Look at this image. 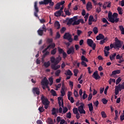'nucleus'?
<instances>
[{
	"label": "nucleus",
	"instance_id": "nucleus-1",
	"mask_svg": "<svg viewBox=\"0 0 124 124\" xmlns=\"http://www.w3.org/2000/svg\"><path fill=\"white\" fill-rule=\"evenodd\" d=\"M118 17V14L114 13L112 15V13L109 12L108 14V18L109 22L111 23H118L119 22V18Z\"/></svg>",
	"mask_w": 124,
	"mask_h": 124
},
{
	"label": "nucleus",
	"instance_id": "nucleus-2",
	"mask_svg": "<svg viewBox=\"0 0 124 124\" xmlns=\"http://www.w3.org/2000/svg\"><path fill=\"white\" fill-rule=\"evenodd\" d=\"M115 43L114 44V47L116 50H119L120 48H122V46H123V41H121L119 40L118 38L116 37L115 38Z\"/></svg>",
	"mask_w": 124,
	"mask_h": 124
},
{
	"label": "nucleus",
	"instance_id": "nucleus-3",
	"mask_svg": "<svg viewBox=\"0 0 124 124\" xmlns=\"http://www.w3.org/2000/svg\"><path fill=\"white\" fill-rule=\"evenodd\" d=\"M63 39L68 40L70 43L73 42L74 40L73 38H72V35L69 32L65 33L63 35Z\"/></svg>",
	"mask_w": 124,
	"mask_h": 124
},
{
	"label": "nucleus",
	"instance_id": "nucleus-4",
	"mask_svg": "<svg viewBox=\"0 0 124 124\" xmlns=\"http://www.w3.org/2000/svg\"><path fill=\"white\" fill-rule=\"evenodd\" d=\"M87 43L90 47H92L93 50H95L96 45H95V43H93V41L92 39H88Z\"/></svg>",
	"mask_w": 124,
	"mask_h": 124
},
{
	"label": "nucleus",
	"instance_id": "nucleus-5",
	"mask_svg": "<svg viewBox=\"0 0 124 124\" xmlns=\"http://www.w3.org/2000/svg\"><path fill=\"white\" fill-rule=\"evenodd\" d=\"M41 99L43 105H49L50 104V102L48 100V99L46 97L44 96V95H42L41 96Z\"/></svg>",
	"mask_w": 124,
	"mask_h": 124
},
{
	"label": "nucleus",
	"instance_id": "nucleus-6",
	"mask_svg": "<svg viewBox=\"0 0 124 124\" xmlns=\"http://www.w3.org/2000/svg\"><path fill=\"white\" fill-rule=\"evenodd\" d=\"M41 85L43 86H45L48 88V85H49V81L47 79V78L45 77L41 81Z\"/></svg>",
	"mask_w": 124,
	"mask_h": 124
},
{
	"label": "nucleus",
	"instance_id": "nucleus-7",
	"mask_svg": "<svg viewBox=\"0 0 124 124\" xmlns=\"http://www.w3.org/2000/svg\"><path fill=\"white\" fill-rule=\"evenodd\" d=\"M74 53H75V48L73 46H71L67 50V55H73Z\"/></svg>",
	"mask_w": 124,
	"mask_h": 124
},
{
	"label": "nucleus",
	"instance_id": "nucleus-8",
	"mask_svg": "<svg viewBox=\"0 0 124 124\" xmlns=\"http://www.w3.org/2000/svg\"><path fill=\"white\" fill-rule=\"evenodd\" d=\"M32 92L33 94H37V95H39V94H40V90H39V88L37 87L33 88Z\"/></svg>",
	"mask_w": 124,
	"mask_h": 124
},
{
	"label": "nucleus",
	"instance_id": "nucleus-9",
	"mask_svg": "<svg viewBox=\"0 0 124 124\" xmlns=\"http://www.w3.org/2000/svg\"><path fill=\"white\" fill-rule=\"evenodd\" d=\"M80 23L84 24L85 22H84V20L83 19H79L78 20H75L74 21V22L72 23V26L78 25L80 24Z\"/></svg>",
	"mask_w": 124,
	"mask_h": 124
},
{
	"label": "nucleus",
	"instance_id": "nucleus-10",
	"mask_svg": "<svg viewBox=\"0 0 124 124\" xmlns=\"http://www.w3.org/2000/svg\"><path fill=\"white\" fill-rule=\"evenodd\" d=\"M55 47H56V44L55 43H52V44L47 46L46 48L45 49H44L42 51V53L43 54H44V53H45V52H46V51H47V50H48V49H49V48H52V49H54V48H55Z\"/></svg>",
	"mask_w": 124,
	"mask_h": 124
},
{
	"label": "nucleus",
	"instance_id": "nucleus-11",
	"mask_svg": "<svg viewBox=\"0 0 124 124\" xmlns=\"http://www.w3.org/2000/svg\"><path fill=\"white\" fill-rule=\"evenodd\" d=\"M92 77L95 79V80H98L100 79V76L98 75V72L97 71H95L92 75Z\"/></svg>",
	"mask_w": 124,
	"mask_h": 124
},
{
	"label": "nucleus",
	"instance_id": "nucleus-12",
	"mask_svg": "<svg viewBox=\"0 0 124 124\" xmlns=\"http://www.w3.org/2000/svg\"><path fill=\"white\" fill-rule=\"evenodd\" d=\"M78 110L80 114H86V111L84 109V105H80L78 107Z\"/></svg>",
	"mask_w": 124,
	"mask_h": 124
},
{
	"label": "nucleus",
	"instance_id": "nucleus-13",
	"mask_svg": "<svg viewBox=\"0 0 124 124\" xmlns=\"http://www.w3.org/2000/svg\"><path fill=\"white\" fill-rule=\"evenodd\" d=\"M58 64H56V63H54V64H51V68L52 69H53V70H57V69H59L61 67V65H57Z\"/></svg>",
	"mask_w": 124,
	"mask_h": 124
},
{
	"label": "nucleus",
	"instance_id": "nucleus-14",
	"mask_svg": "<svg viewBox=\"0 0 124 124\" xmlns=\"http://www.w3.org/2000/svg\"><path fill=\"white\" fill-rule=\"evenodd\" d=\"M86 8L88 11H90L91 9L93 8V5L92 4V2L89 1L86 4Z\"/></svg>",
	"mask_w": 124,
	"mask_h": 124
},
{
	"label": "nucleus",
	"instance_id": "nucleus-15",
	"mask_svg": "<svg viewBox=\"0 0 124 124\" xmlns=\"http://www.w3.org/2000/svg\"><path fill=\"white\" fill-rule=\"evenodd\" d=\"M44 1H41L39 2V4L40 5L45 4V5H47V4H49V2L51 0H43Z\"/></svg>",
	"mask_w": 124,
	"mask_h": 124
},
{
	"label": "nucleus",
	"instance_id": "nucleus-16",
	"mask_svg": "<svg viewBox=\"0 0 124 124\" xmlns=\"http://www.w3.org/2000/svg\"><path fill=\"white\" fill-rule=\"evenodd\" d=\"M96 40H102V39H104V35L103 34L100 33L98 36L96 37Z\"/></svg>",
	"mask_w": 124,
	"mask_h": 124
},
{
	"label": "nucleus",
	"instance_id": "nucleus-17",
	"mask_svg": "<svg viewBox=\"0 0 124 124\" xmlns=\"http://www.w3.org/2000/svg\"><path fill=\"white\" fill-rule=\"evenodd\" d=\"M54 26L56 28L57 30H60V29H61V24H60V22L58 21L55 22Z\"/></svg>",
	"mask_w": 124,
	"mask_h": 124
},
{
	"label": "nucleus",
	"instance_id": "nucleus-18",
	"mask_svg": "<svg viewBox=\"0 0 124 124\" xmlns=\"http://www.w3.org/2000/svg\"><path fill=\"white\" fill-rule=\"evenodd\" d=\"M61 61H62V57L59 56L58 57H57L55 59V64H59Z\"/></svg>",
	"mask_w": 124,
	"mask_h": 124
},
{
	"label": "nucleus",
	"instance_id": "nucleus-19",
	"mask_svg": "<svg viewBox=\"0 0 124 124\" xmlns=\"http://www.w3.org/2000/svg\"><path fill=\"white\" fill-rule=\"evenodd\" d=\"M62 11L59 10V11H56L54 13V15H55V16H56V17H60V16H62Z\"/></svg>",
	"mask_w": 124,
	"mask_h": 124
},
{
	"label": "nucleus",
	"instance_id": "nucleus-20",
	"mask_svg": "<svg viewBox=\"0 0 124 124\" xmlns=\"http://www.w3.org/2000/svg\"><path fill=\"white\" fill-rule=\"evenodd\" d=\"M120 73H121L120 70H116L112 72V74L110 75V76L116 75V74H120Z\"/></svg>",
	"mask_w": 124,
	"mask_h": 124
},
{
	"label": "nucleus",
	"instance_id": "nucleus-21",
	"mask_svg": "<svg viewBox=\"0 0 124 124\" xmlns=\"http://www.w3.org/2000/svg\"><path fill=\"white\" fill-rule=\"evenodd\" d=\"M116 56H117L116 53H114L113 54H111L109 56V59L110 61H113V60H115V58H116Z\"/></svg>",
	"mask_w": 124,
	"mask_h": 124
},
{
	"label": "nucleus",
	"instance_id": "nucleus-22",
	"mask_svg": "<svg viewBox=\"0 0 124 124\" xmlns=\"http://www.w3.org/2000/svg\"><path fill=\"white\" fill-rule=\"evenodd\" d=\"M89 108V111L92 113L93 111V103H90L88 105Z\"/></svg>",
	"mask_w": 124,
	"mask_h": 124
},
{
	"label": "nucleus",
	"instance_id": "nucleus-23",
	"mask_svg": "<svg viewBox=\"0 0 124 124\" xmlns=\"http://www.w3.org/2000/svg\"><path fill=\"white\" fill-rule=\"evenodd\" d=\"M65 75H66V76H72L73 74H72V72L70 70H68L66 72L64 73Z\"/></svg>",
	"mask_w": 124,
	"mask_h": 124
},
{
	"label": "nucleus",
	"instance_id": "nucleus-24",
	"mask_svg": "<svg viewBox=\"0 0 124 124\" xmlns=\"http://www.w3.org/2000/svg\"><path fill=\"white\" fill-rule=\"evenodd\" d=\"M43 31H44V30L40 28L37 31L38 34L40 35V36H42L43 35Z\"/></svg>",
	"mask_w": 124,
	"mask_h": 124
},
{
	"label": "nucleus",
	"instance_id": "nucleus-25",
	"mask_svg": "<svg viewBox=\"0 0 124 124\" xmlns=\"http://www.w3.org/2000/svg\"><path fill=\"white\" fill-rule=\"evenodd\" d=\"M34 9H35V12H39L38 7H37V2L36 1L34 2Z\"/></svg>",
	"mask_w": 124,
	"mask_h": 124
},
{
	"label": "nucleus",
	"instance_id": "nucleus-26",
	"mask_svg": "<svg viewBox=\"0 0 124 124\" xmlns=\"http://www.w3.org/2000/svg\"><path fill=\"white\" fill-rule=\"evenodd\" d=\"M58 110L56 109V108H53L52 110V115H57V112H58Z\"/></svg>",
	"mask_w": 124,
	"mask_h": 124
},
{
	"label": "nucleus",
	"instance_id": "nucleus-27",
	"mask_svg": "<svg viewBox=\"0 0 124 124\" xmlns=\"http://www.w3.org/2000/svg\"><path fill=\"white\" fill-rule=\"evenodd\" d=\"M51 63H50L49 62H45L44 63V65L45 66V67H46V68H48V66H49L50 65Z\"/></svg>",
	"mask_w": 124,
	"mask_h": 124
},
{
	"label": "nucleus",
	"instance_id": "nucleus-28",
	"mask_svg": "<svg viewBox=\"0 0 124 124\" xmlns=\"http://www.w3.org/2000/svg\"><path fill=\"white\" fill-rule=\"evenodd\" d=\"M38 110H39L40 113H43L45 111V109H44V107H43V106L40 107L38 108Z\"/></svg>",
	"mask_w": 124,
	"mask_h": 124
},
{
	"label": "nucleus",
	"instance_id": "nucleus-29",
	"mask_svg": "<svg viewBox=\"0 0 124 124\" xmlns=\"http://www.w3.org/2000/svg\"><path fill=\"white\" fill-rule=\"evenodd\" d=\"M120 30L121 31V34H124V28L122 25L119 26Z\"/></svg>",
	"mask_w": 124,
	"mask_h": 124
},
{
	"label": "nucleus",
	"instance_id": "nucleus-30",
	"mask_svg": "<svg viewBox=\"0 0 124 124\" xmlns=\"http://www.w3.org/2000/svg\"><path fill=\"white\" fill-rule=\"evenodd\" d=\"M50 93H51V94L53 95V96H57V93H56V91L55 90H54L53 89H52L50 91Z\"/></svg>",
	"mask_w": 124,
	"mask_h": 124
},
{
	"label": "nucleus",
	"instance_id": "nucleus-31",
	"mask_svg": "<svg viewBox=\"0 0 124 124\" xmlns=\"http://www.w3.org/2000/svg\"><path fill=\"white\" fill-rule=\"evenodd\" d=\"M81 60L82 61V62H89V60H88V59L86 58V57H85L84 55H82L81 56Z\"/></svg>",
	"mask_w": 124,
	"mask_h": 124
},
{
	"label": "nucleus",
	"instance_id": "nucleus-32",
	"mask_svg": "<svg viewBox=\"0 0 124 124\" xmlns=\"http://www.w3.org/2000/svg\"><path fill=\"white\" fill-rule=\"evenodd\" d=\"M88 97V94H87V92L85 91H83V94L82 95V98L83 99H85V98H87Z\"/></svg>",
	"mask_w": 124,
	"mask_h": 124
},
{
	"label": "nucleus",
	"instance_id": "nucleus-33",
	"mask_svg": "<svg viewBox=\"0 0 124 124\" xmlns=\"http://www.w3.org/2000/svg\"><path fill=\"white\" fill-rule=\"evenodd\" d=\"M58 49V51L59 53V54H62L63 52H64V50H63V49H62V48H61V47H60V46L58 47L57 48Z\"/></svg>",
	"mask_w": 124,
	"mask_h": 124
},
{
	"label": "nucleus",
	"instance_id": "nucleus-34",
	"mask_svg": "<svg viewBox=\"0 0 124 124\" xmlns=\"http://www.w3.org/2000/svg\"><path fill=\"white\" fill-rule=\"evenodd\" d=\"M93 31L95 34H96L98 32V29L97 27H94L93 29Z\"/></svg>",
	"mask_w": 124,
	"mask_h": 124
},
{
	"label": "nucleus",
	"instance_id": "nucleus-35",
	"mask_svg": "<svg viewBox=\"0 0 124 124\" xmlns=\"http://www.w3.org/2000/svg\"><path fill=\"white\" fill-rule=\"evenodd\" d=\"M123 10V9L120 7H118L117 8V11L119 13V14H120V15H122V14H123V12H122Z\"/></svg>",
	"mask_w": 124,
	"mask_h": 124
},
{
	"label": "nucleus",
	"instance_id": "nucleus-36",
	"mask_svg": "<svg viewBox=\"0 0 124 124\" xmlns=\"http://www.w3.org/2000/svg\"><path fill=\"white\" fill-rule=\"evenodd\" d=\"M57 53V48H54L53 50L51 51V55H56Z\"/></svg>",
	"mask_w": 124,
	"mask_h": 124
},
{
	"label": "nucleus",
	"instance_id": "nucleus-37",
	"mask_svg": "<svg viewBox=\"0 0 124 124\" xmlns=\"http://www.w3.org/2000/svg\"><path fill=\"white\" fill-rule=\"evenodd\" d=\"M116 60H122V59H124V57L123 55L118 54L117 55H116Z\"/></svg>",
	"mask_w": 124,
	"mask_h": 124
},
{
	"label": "nucleus",
	"instance_id": "nucleus-38",
	"mask_svg": "<svg viewBox=\"0 0 124 124\" xmlns=\"http://www.w3.org/2000/svg\"><path fill=\"white\" fill-rule=\"evenodd\" d=\"M78 110L77 108H75L73 109V112L74 114H75V115L76 114H78Z\"/></svg>",
	"mask_w": 124,
	"mask_h": 124
},
{
	"label": "nucleus",
	"instance_id": "nucleus-39",
	"mask_svg": "<svg viewBox=\"0 0 124 124\" xmlns=\"http://www.w3.org/2000/svg\"><path fill=\"white\" fill-rule=\"evenodd\" d=\"M117 88H119L120 89H122L123 90H124V82L121 85V84H119L117 86Z\"/></svg>",
	"mask_w": 124,
	"mask_h": 124
},
{
	"label": "nucleus",
	"instance_id": "nucleus-40",
	"mask_svg": "<svg viewBox=\"0 0 124 124\" xmlns=\"http://www.w3.org/2000/svg\"><path fill=\"white\" fill-rule=\"evenodd\" d=\"M101 115L102 116V118H107V115H106V113H105V111H102L101 112Z\"/></svg>",
	"mask_w": 124,
	"mask_h": 124
},
{
	"label": "nucleus",
	"instance_id": "nucleus-41",
	"mask_svg": "<svg viewBox=\"0 0 124 124\" xmlns=\"http://www.w3.org/2000/svg\"><path fill=\"white\" fill-rule=\"evenodd\" d=\"M122 78H121V77L118 78V79H116V85H118V84H120Z\"/></svg>",
	"mask_w": 124,
	"mask_h": 124
},
{
	"label": "nucleus",
	"instance_id": "nucleus-42",
	"mask_svg": "<svg viewBox=\"0 0 124 124\" xmlns=\"http://www.w3.org/2000/svg\"><path fill=\"white\" fill-rule=\"evenodd\" d=\"M50 62H51V63H55V62H56V58H55V57H51L50 58Z\"/></svg>",
	"mask_w": 124,
	"mask_h": 124
},
{
	"label": "nucleus",
	"instance_id": "nucleus-43",
	"mask_svg": "<svg viewBox=\"0 0 124 124\" xmlns=\"http://www.w3.org/2000/svg\"><path fill=\"white\" fill-rule=\"evenodd\" d=\"M73 19L72 18H70L67 23V25H72V23H73Z\"/></svg>",
	"mask_w": 124,
	"mask_h": 124
},
{
	"label": "nucleus",
	"instance_id": "nucleus-44",
	"mask_svg": "<svg viewBox=\"0 0 124 124\" xmlns=\"http://www.w3.org/2000/svg\"><path fill=\"white\" fill-rule=\"evenodd\" d=\"M119 89H120V88H118V86H115V95L119 94Z\"/></svg>",
	"mask_w": 124,
	"mask_h": 124
},
{
	"label": "nucleus",
	"instance_id": "nucleus-45",
	"mask_svg": "<svg viewBox=\"0 0 124 124\" xmlns=\"http://www.w3.org/2000/svg\"><path fill=\"white\" fill-rule=\"evenodd\" d=\"M115 116L114 117V120L115 121H117V120H118V113H119V112L117 110H115Z\"/></svg>",
	"mask_w": 124,
	"mask_h": 124
},
{
	"label": "nucleus",
	"instance_id": "nucleus-46",
	"mask_svg": "<svg viewBox=\"0 0 124 124\" xmlns=\"http://www.w3.org/2000/svg\"><path fill=\"white\" fill-rule=\"evenodd\" d=\"M112 82H113V83H116V79H113V78H110L108 81V83H109V85H111Z\"/></svg>",
	"mask_w": 124,
	"mask_h": 124
},
{
	"label": "nucleus",
	"instance_id": "nucleus-47",
	"mask_svg": "<svg viewBox=\"0 0 124 124\" xmlns=\"http://www.w3.org/2000/svg\"><path fill=\"white\" fill-rule=\"evenodd\" d=\"M46 53H44L43 55V58H44L46 57V56H48V55H50V52L48 51H45Z\"/></svg>",
	"mask_w": 124,
	"mask_h": 124
},
{
	"label": "nucleus",
	"instance_id": "nucleus-48",
	"mask_svg": "<svg viewBox=\"0 0 124 124\" xmlns=\"http://www.w3.org/2000/svg\"><path fill=\"white\" fill-rule=\"evenodd\" d=\"M77 35L78 36H80L82 33H83V31H82L81 30H78L77 31Z\"/></svg>",
	"mask_w": 124,
	"mask_h": 124
},
{
	"label": "nucleus",
	"instance_id": "nucleus-49",
	"mask_svg": "<svg viewBox=\"0 0 124 124\" xmlns=\"http://www.w3.org/2000/svg\"><path fill=\"white\" fill-rule=\"evenodd\" d=\"M78 72H79V71L78 70V69H75V70H74V73L75 76L77 77V76L78 75Z\"/></svg>",
	"mask_w": 124,
	"mask_h": 124
},
{
	"label": "nucleus",
	"instance_id": "nucleus-50",
	"mask_svg": "<svg viewBox=\"0 0 124 124\" xmlns=\"http://www.w3.org/2000/svg\"><path fill=\"white\" fill-rule=\"evenodd\" d=\"M49 81L50 82L49 86H52L53 85V83L54 82L53 80V78H49Z\"/></svg>",
	"mask_w": 124,
	"mask_h": 124
},
{
	"label": "nucleus",
	"instance_id": "nucleus-51",
	"mask_svg": "<svg viewBox=\"0 0 124 124\" xmlns=\"http://www.w3.org/2000/svg\"><path fill=\"white\" fill-rule=\"evenodd\" d=\"M102 102L103 103V104H107V102H108V100L105 98H103L102 99Z\"/></svg>",
	"mask_w": 124,
	"mask_h": 124
},
{
	"label": "nucleus",
	"instance_id": "nucleus-52",
	"mask_svg": "<svg viewBox=\"0 0 124 124\" xmlns=\"http://www.w3.org/2000/svg\"><path fill=\"white\" fill-rule=\"evenodd\" d=\"M65 31H66V28L65 27H62L60 30V31L61 33H64Z\"/></svg>",
	"mask_w": 124,
	"mask_h": 124
},
{
	"label": "nucleus",
	"instance_id": "nucleus-53",
	"mask_svg": "<svg viewBox=\"0 0 124 124\" xmlns=\"http://www.w3.org/2000/svg\"><path fill=\"white\" fill-rule=\"evenodd\" d=\"M74 95L75 96V97H78V96H79V95L78 94V92L77 91H74Z\"/></svg>",
	"mask_w": 124,
	"mask_h": 124
},
{
	"label": "nucleus",
	"instance_id": "nucleus-54",
	"mask_svg": "<svg viewBox=\"0 0 124 124\" xmlns=\"http://www.w3.org/2000/svg\"><path fill=\"white\" fill-rule=\"evenodd\" d=\"M42 29L45 31V32H46L47 31V28H46V26H45V24H44L42 25Z\"/></svg>",
	"mask_w": 124,
	"mask_h": 124
},
{
	"label": "nucleus",
	"instance_id": "nucleus-55",
	"mask_svg": "<svg viewBox=\"0 0 124 124\" xmlns=\"http://www.w3.org/2000/svg\"><path fill=\"white\" fill-rule=\"evenodd\" d=\"M60 74H61V70H58L55 72L56 76H60Z\"/></svg>",
	"mask_w": 124,
	"mask_h": 124
},
{
	"label": "nucleus",
	"instance_id": "nucleus-56",
	"mask_svg": "<svg viewBox=\"0 0 124 124\" xmlns=\"http://www.w3.org/2000/svg\"><path fill=\"white\" fill-rule=\"evenodd\" d=\"M48 4L51 7H53V6H54V4H55V3H54V2L52 1V0H50V1H49V2H48Z\"/></svg>",
	"mask_w": 124,
	"mask_h": 124
},
{
	"label": "nucleus",
	"instance_id": "nucleus-57",
	"mask_svg": "<svg viewBox=\"0 0 124 124\" xmlns=\"http://www.w3.org/2000/svg\"><path fill=\"white\" fill-rule=\"evenodd\" d=\"M68 99L71 101V103H74V98L73 97H70Z\"/></svg>",
	"mask_w": 124,
	"mask_h": 124
},
{
	"label": "nucleus",
	"instance_id": "nucleus-58",
	"mask_svg": "<svg viewBox=\"0 0 124 124\" xmlns=\"http://www.w3.org/2000/svg\"><path fill=\"white\" fill-rule=\"evenodd\" d=\"M102 21L104 23H106V24H108V25H109V24H110V23H109L108 21H107V19H106V18H103Z\"/></svg>",
	"mask_w": 124,
	"mask_h": 124
},
{
	"label": "nucleus",
	"instance_id": "nucleus-59",
	"mask_svg": "<svg viewBox=\"0 0 124 124\" xmlns=\"http://www.w3.org/2000/svg\"><path fill=\"white\" fill-rule=\"evenodd\" d=\"M93 98V94L90 93L88 96V101H91Z\"/></svg>",
	"mask_w": 124,
	"mask_h": 124
},
{
	"label": "nucleus",
	"instance_id": "nucleus-60",
	"mask_svg": "<svg viewBox=\"0 0 124 124\" xmlns=\"http://www.w3.org/2000/svg\"><path fill=\"white\" fill-rule=\"evenodd\" d=\"M98 104H99V102H98V101L93 102V105L95 106V107H97V106H98Z\"/></svg>",
	"mask_w": 124,
	"mask_h": 124
},
{
	"label": "nucleus",
	"instance_id": "nucleus-61",
	"mask_svg": "<svg viewBox=\"0 0 124 124\" xmlns=\"http://www.w3.org/2000/svg\"><path fill=\"white\" fill-rule=\"evenodd\" d=\"M66 118H68V119H71V113L70 112L67 113Z\"/></svg>",
	"mask_w": 124,
	"mask_h": 124
},
{
	"label": "nucleus",
	"instance_id": "nucleus-62",
	"mask_svg": "<svg viewBox=\"0 0 124 124\" xmlns=\"http://www.w3.org/2000/svg\"><path fill=\"white\" fill-rule=\"evenodd\" d=\"M48 124H54V122H53V120L51 118H49L48 119Z\"/></svg>",
	"mask_w": 124,
	"mask_h": 124
},
{
	"label": "nucleus",
	"instance_id": "nucleus-63",
	"mask_svg": "<svg viewBox=\"0 0 124 124\" xmlns=\"http://www.w3.org/2000/svg\"><path fill=\"white\" fill-rule=\"evenodd\" d=\"M60 7H61V6L59 5V4L58 3H57V4L56 5V6H55V8L57 10H58V9L59 8H60Z\"/></svg>",
	"mask_w": 124,
	"mask_h": 124
},
{
	"label": "nucleus",
	"instance_id": "nucleus-64",
	"mask_svg": "<svg viewBox=\"0 0 124 124\" xmlns=\"http://www.w3.org/2000/svg\"><path fill=\"white\" fill-rule=\"evenodd\" d=\"M69 86L70 87H71V89L72 90V89H73V82L70 81H69Z\"/></svg>",
	"mask_w": 124,
	"mask_h": 124
}]
</instances>
